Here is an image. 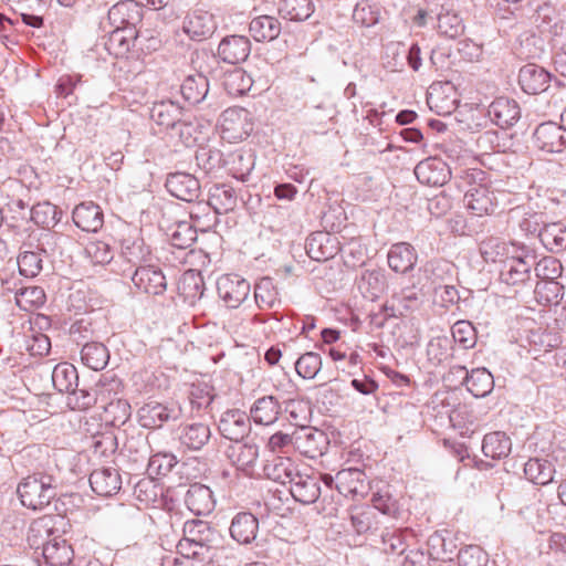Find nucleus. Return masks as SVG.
<instances>
[{
	"mask_svg": "<svg viewBox=\"0 0 566 566\" xmlns=\"http://www.w3.org/2000/svg\"><path fill=\"white\" fill-rule=\"evenodd\" d=\"M251 52V43L247 36L230 35L224 38L218 46V55L229 64L244 62Z\"/></svg>",
	"mask_w": 566,
	"mask_h": 566,
	"instance_id": "21",
	"label": "nucleus"
},
{
	"mask_svg": "<svg viewBox=\"0 0 566 566\" xmlns=\"http://www.w3.org/2000/svg\"><path fill=\"white\" fill-rule=\"evenodd\" d=\"M166 235L170 244L177 249H188L197 240V231L188 221H178L169 226Z\"/></svg>",
	"mask_w": 566,
	"mask_h": 566,
	"instance_id": "44",
	"label": "nucleus"
},
{
	"mask_svg": "<svg viewBox=\"0 0 566 566\" xmlns=\"http://www.w3.org/2000/svg\"><path fill=\"white\" fill-rule=\"evenodd\" d=\"M250 289V283L238 274H226L217 281L218 295L229 308H238L248 298Z\"/></svg>",
	"mask_w": 566,
	"mask_h": 566,
	"instance_id": "8",
	"label": "nucleus"
},
{
	"mask_svg": "<svg viewBox=\"0 0 566 566\" xmlns=\"http://www.w3.org/2000/svg\"><path fill=\"white\" fill-rule=\"evenodd\" d=\"M73 221L83 231L97 232L104 224L101 207L92 201L77 205L72 214Z\"/></svg>",
	"mask_w": 566,
	"mask_h": 566,
	"instance_id": "25",
	"label": "nucleus"
},
{
	"mask_svg": "<svg viewBox=\"0 0 566 566\" xmlns=\"http://www.w3.org/2000/svg\"><path fill=\"white\" fill-rule=\"evenodd\" d=\"M250 413L255 423L270 426L277 420L281 405L274 396H264L255 400Z\"/></svg>",
	"mask_w": 566,
	"mask_h": 566,
	"instance_id": "37",
	"label": "nucleus"
},
{
	"mask_svg": "<svg viewBox=\"0 0 566 566\" xmlns=\"http://www.w3.org/2000/svg\"><path fill=\"white\" fill-rule=\"evenodd\" d=\"M108 20L115 29L134 28L140 20L137 3L133 0L117 2L108 10Z\"/></svg>",
	"mask_w": 566,
	"mask_h": 566,
	"instance_id": "34",
	"label": "nucleus"
},
{
	"mask_svg": "<svg viewBox=\"0 0 566 566\" xmlns=\"http://www.w3.org/2000/svg\"><path fill=\"white\" fill-rule=\"evenodd\" d=\"M322 475L301 471L296 473L290 483V492L293 499L302 504H312L321 495Z\"/></svg>",
	"mask_w": 566,
	"mask_h": 566,
	"instance_id": "11",
	"label": "nucleus"
},
{
	"mask_svg": "<svg viewBox=\"0 0 566 566\" xmlns=\"http://www.w3.org/2000/svg\"><path fill=\"white\" fill-rule=\"evenodd\" d=\"M457 369L465 375L464 385L474 397H485L492 391L494 380L488 369L475 368L471 373H468L465 367L462 366L457 367Z\"/></svg>",
	"mask_w": 566,
	"mask_h": 566,
	"instance_id": "35",
	"label": "nucleus"
},
{
	"mask_svg": "<svg viewBox=\"0 0 566 566\" xmlns=\"http://www.w3.org/2000/svg\"><path fill=\"white\" fill-rule=\"evenodd\" d=\"M30 218L35 224L42 228H51L59 222L60 212L56 206L44 201L39 202L31 208Z\"/></svg>",
	"mask_w": 566,
	"mask_h": 566,
	"instance_id": "52",
	"label": "nucleus"
},
{
	"mask_svg": "<svg viewBox=\"0 0 566 566\" xmlns=\"http://www.w3.org/2000/svg\"><path fill=\"white\" fill-rule=\"evenodd\" d=\"M534 271L537 277L546 281L543 284H537L535 287V295L539 297L542 295V290H547L551 293L557 296L558 284L554 282L562 275L563 266L559 260L554 256H545L541 259L538 262L534 261Z\"/></svg>",
	"mask_w": 566,
	"mask_h": 566,
	"instance_id": "16",
	"label": "nucleus"
},
{
	"mask_svg": "<svg viewBox=\"0 0 566 566\" xmlns=\"http://www.w3.org/2000/svg\"><path fill=\"white\" fill-rule=\"evenodd\" d=\"M207 125L195 117H182L172 130V136L178 137L186 147L200 145L207 138Z\"/></svg>",
	"mask_w": 566,
	"mask_h": 566,
	"instance_id": "28",
	"label": "nucleus"
},
{
	"mask_svg": "<svg viewBox=\"0 0 566 566\" xmlns=\"http://www.w3.org/2000/svg\"><path fill=\"white\" fill-rule=\"evenodd\" d=\"M103 408L106 421L113 426L124 424L130 417V405L125 399L112 400Z\"/></svg>",
	"mask_w": 566,
	"mask_h": 566,
	"instance_id": "59",
	"label": "nucleus"
},
{
	"mask_svg": "<svg viewBox=\"0 0 566 566\" xmlns=\"http://www.w3.org/2000/svg\"><path fill=\"white\" fill-rule=\"evenodd\" d=\"M438 29L441 34L455 39L463 33L464 25L459 14L446 11L438 15Z\"/></svg>",
	"mask_w": 566,
	"mask_h": 566,
	"instance_id": "60",
	"label": "nucleus"
},
{
	"mask_svg": "<svg viewBox=\"0 0 566 566\" xmlns=\"http://www.w3.org/2000/svg\"><path fill=\"white\" fill-rule=\"evenodd\" d=\"M428 272H431L433 275L432 285L433 290L437 292L438 289H442L441 300L447 304H454L459 301L460 296L458 290L453 285L441 284L443 281V273H448L450 271V265L446 262H430L427 266Z\"/></svg>",
	"mask_w": 566,
	"mask_h": 566,
	"instance_id": "42",
	"label": "nucleus"
},
{
	"mask_svg": "<svg viewBox=\"0 0 566 566\" xmlns=\"http://www.w3.org/2000/svg\"><path fill=\"white\" fill-rule=\"evenodd\" d=\"M69 521L62 515H44L34 520L28 532V542L35 549L42 548L44 544L57 539L65 528Z\"/></svg>",
	"mask_w": 566,
	"mask_h": 566,
	"instance_id": "4",
	"label": "nucleus"
},
{
	"mask_svg": "<svg viewBox=\"0 0 566 566\" xmlns=\"http://www.w3.org/2000/svg\"><path fill=\"white\" fill-rule=\"evenodd\" d=\"M41 549L46 566H69L71 563V547L64 541L54 539L44 544Z\"/></svg>",
	"mask_w": 566,
	"mask_h": 566,
	"instance_id": "50",
	"label": "nucleus"
},
{
	"mask_svg": "<svg viewBox=\"0 0 566 566\" xmlns=\"http://www.w3.org/2000/svg\"><path fill=\"white\" fill-rule=\"evenodd\" d=\"M132 281L137 290L149 295H161L167 289L164 273L153 265L138 266Z\"/></svg>",
	"mask_w": 566,
	"mask_h": 566,
	"instance_id": "14",
	"label": "nucleus"
},
{
	"mask_svg": "<svg viewBox=\"0 0 566 566\" xmlns=\"http://www.w3.org/2000/svg\"><path fill=\"white\" fill-rule=\"evenodd\" d=\"M182 117V107L171 99L155 102L150 108L151 120L164 129H171V132Z\"/></svg>",
	"mask_w": 566,
	"mask_h": 566,
	"instance_id": "26",
	"label": "nucleus"
},
{
	"mask_svg": "<svg viewBox=\"0 0 566 566\" xmlns=\"http://www.w3.org/2000/svg\"><path fill=\"white\" fill-rule=\"evenodd\" d=\"M122 256L125 261L136 266H144L143 263L148 261L150 250L140 238H127L122 242Z\"/></svg>",
	"mask_w": 566,
	"mask_h": 566,
	"instance_id": "47",
	"label": "nucleus"
},
{
	"mask_svg": "<svg viewBox=\"0 0 566 566\" xmlns=\"http://www.w3.org/2000/svg\"><path fill=\"white\" fill-rule=\"evenodd\" d=\"M294 365L300 377L313 379L322 368V358L317 353L307 352L300 356Z\"/></svg>",
	"mask_w": 566,
	"mask_h": 566,
	"instance_id": "58",
	"label": "nucleus"
},
{
	"mask_svg": "<svg viewBox=\"0 0 566 566\" xmlns=\"http://www.w3.org/2000/svg\"><path fill=\"white\" fill-rule=\"evenodd\" d=\"M522 226L528 231L537 232L547 250L556 253L566 250V226L563 222L546 223L543 213H533Z\"/></svg>",
	"mask_w": 566,
	"mask_h": 566,
	"instance_id": "3",
	"label": "nucleus"
},
{
	"mask_svg": "<svg viewBox=\"0 0 566 566\" xmlns=\"http://www.w3.org/2000/svg\"><path fill=\"white\" fill-rule=\"evenodd\" d=\"M305 248L308 256L318 262L327 261L340 251L338 238L324 231L312 233Z\"/></svg>",
	"mask_w": 566,
	"mask_h": 566,
	"instance_id": "13",
	"label": "nucleus"
},
{
	"mask_svg": "<svg viewBox=\"0 0 566 566\" xmlns=\"http://www.w3.org/2000/svg\"><path fill=\"white\" fill-rule=\"evenodd\" d=\"M452 338L454 343L459 344L462 348L469 349L476 344V332L474 326L469 321H458L453 324Z\"/></svg>",
	"mask_w": 566,
	"mask_h": 566,
	"instance_id": "61",
	"label": "nucleus"
},
{
	"mask_svg": "<svg viewBox=\"0 0 566 566\" xmlns=\"http://www.w3.org/2000/svg\"><path fill=\"white\" fill-rule=\"evenodd\" d=\"M161 494V488L153 478H143L134 486L136 500L145 505L155 503Z\"/></svg>",
	"mask_w": 566,
	"mask_h": 566,
	"instance_id": "57",
	"label": "nucleus"
},
{
	"mask_svg": "<svg viewBox=\"0 0 566 566\" xmlns=\"http://www.w3.org/2000/svg\"><path fill=\"white\" fill-rule=\"evenodd\" d=\"M298 470L297 464L290 457L281 455L266 460L263 467L264 475L281 484H290Z\"/></svg>",
	"mask_w": 566,
	"mask_h": 566,
	"instance_id": "27",
	"label": "nucleus"
},
{
	"mask_svg": "<svg viewBox=\"0 0 566 566\" xmlns=\"http://www.w3.org/2000/svg\"><path fill=\"white\" fill-rule=\"evenodd\" d=\"M253 127L251 114L245 108L232 107L221 114V137L229 143H237L248 138Z\"/></svg>",
	"mask_w": 566,
	"mask_h": 566,
	"instance_id": "5",
	"label": "nucleus"
},
{
	"mask_svg": "<svg viewBox=\"0 0 566 566\" xmlns=\"http://www.w3.org/2000/svg\"><path fill=\"white\" fill-rule=\"evenodd\" d=\"M551 82V74L537 64H526L518 73V84L527 94H539L547 90Z\"/></svg>",
	"mask_w": 566,
	"mask_h": 566,
	"instance_id": "20",
	"label": "nucleus"
},
{
	"mask_svg": "<svg viewBox=\"0 0 566 566\" xmlns=\"http://www.w3.org/2000/svg\"><path fill=\"white\" fill-rule=\"evenodd\" d=\"M218 428L222 437L239 442L250 432V418L242 410H227L221 415Z\"/></svg>",
	"mask_w": 566,
	"mask_h": 566,
	"instance_id": "12",
	"label": "nucleus"
},
{
	"mask_svg": "<svg viewBox=\"0 0 566 566\" xmlns=\"http://www.w3.org/2000/svg\"><path fill=\"white\" fill-rule=\"evenodd\" d=\"M211 430L207 423L192 422L181 427L179 440L191 450H200L210 439Z\"/></svg>",
	"mask_w": 566,
	"mask_h": 566,
	"instance_id": "39",
	"label": "nucleus"
},
{
	"mask_svg": "<svg viewBox=\"0 0 566 566\" xmlns=\"http://www.w3.org/2000/svg\"><path fill=\"white\" fill-rule=\"evenodd\" d=\"M534 265V256L511 258L503 262L500 271L502 282L516 285L526 282Z\"/></svg>",
	"mask_w": 566,
	"mask_h": 566,
	"instance_id": "24",
	"label": "nucleus"
},
{
	"mask_svg": "<svg viewBox=\"0 0 566 566\" xmlns=\"http://www.w3.org/2000/svg\"><path fill=\"white\" fill-rule=\"evenodd\" d=\"M254 298L260 308H271L277 302V291L270 277H262L254 287Z\"/></svg>",
	"mask_w": 566,
	"mask_h": 566,
	"instance_id": "56",
	"label": "nucleus"
},
{
	"mask_svg": "<svg viewBox=\"0 0 566 566\" xmlns=\"http://www.w3.org/2000/svg\"><path fill=\"white\" fill-rule=\"evenodd\" d=\"M536 147L546 153H560L566 148V127L555 122L539 124L534 132Z\"/></svg>",
	"mask_w": 566,
	"mask_h": 566,
	"instance_id": "9",
	"label": "nucleus"
},
{
	"mask_svg": "<svg viewBox=\"0 0 566 566\" xmlns=\"http://www.w3.org/2000/svg\"><path fill=\"white\" fill-rule=\"evenodd\" d=\"M279 13L290 21H305L314 12V4L311 0H281Z\"/></svg>",
	"mask_w": 566,
	"mask_h": 566,
	"instance_id": "48",
	"label": "nucleus"
},
{
	"mask_svg": "<svg viewBox=\"0 0 566 566\" xmlns=\"http://www.w3.org/2000/svg\"><path fill=\"white\" fill-rule=\"evenodd\" d=\"M182 533L188 541L205 547H210L209 543L216 537V531L207 521L202 520L187 521L184 524Z\"/></svg>",
	"mask_w": 566,
	"mask_h": 566,
	"instance_id": "45",
	"label": "nucleus"
},
{
	"mask_svg": "<svg viewBox=\"0 0 566 566\" xmlns=\"http://www.w3.org/2000/svg\"><path fill=\"white\" fill-rule=\"evenodd\" d=\"M555 468L546 459L532 458L524 464V474L528 481L537 485L553 482Z\"/></svg>",
	"mask_w": 566,
	"mask_h": 566,
	"instance_id": "41",
	"label": "nucleus"
},
{
	"mask_svg": "<svg viewBox=\"0 0 566 566\" xmlns=\"http://www.w3.org/2000/svg\"><path fill=\"white\" fill-rule=\"evenodd\" d=\"M181 416L182 409L175 402L161 403L150 401L138 410V421L140 426L149 429L160 428L168 421L180 419Z\"/></svg>",
	"mask_w": 566,
	"mask_h": 566,
	"instance_id": "7",
	"label": "nucleus"
},
{
	"mask_svg": "<svg viewBox=\"0 0 566 566\" xmlns=\"http://www.w3.org/2000/svg\"><path fill=\"white\" fill-rule=\"evenodd\" d=\"M322 481L328 488L335 483L336 490L344 496H364L368 491L366 474L356 468L343 469L335 476L323 474Z\"/></svg>",
	"mask_w": 566,
	"mask_h": 566,
	"instance_id": "6",
	"label": "nucleus"
},
{
	"mask_svg": "<svg viewBox=\"0 0 566 566\" xmlns=\"http://www.w3.org/2000/svg\"><path fill=\"white\" fill-rule=\"evenodd\" d=\"M90 484L97 495L112 496L122 489V478L115 468H99L91 473Z\"/></svg>",
	"mask_w": 566,
	"mask_h": 566,
	"instance_id": "22",
	"label": "nucleus"
},
{
	"mask_svg": "<svg viewBox=\"0 0 566 566\" xmlns=\"http://www.w3.org/2000/svg\"><path fill=\"white\" fill-rule=\"evenodd\" d=\"M389 268L397 273H407L411 271L418 260L415 248L407 242H399L391 245L388 255Z\"/></svg>",
	"mask_w": 566,
	"mask_h": 566,
	"instance_id": "29",
	"label": "nucleus"
},
{
	"mask_svg": "<svg viewBox=\"0 0 566 566\" xmlns=\"http://www.w3.org/2000/svg\"><path fill=\"white\" fill-rule=\"evenodd\" d=\"M217 25L213 15L208 11L196 10L189 13L182 24L184 32L192 40L202 41L210 38Z\"/></svg>",
	"mask_w": 566,
	"mask_h": 566,
	"instance_id": "18",
	"label": "nucleus"
},
{
	"mask_svg": "<svg viewBox=\"0 0 566 566\" xmlns=\"http://www.w3.org/2000/svg\"><path fill=\"white\" fill-rule=\"evenodd\" d=\"M259 446L253 441L237 442L228 450L232 463L249 476H253L259 459Z\"/></svg>",
	"mask_w": 566,
	"mask_h": 566,
	"instance_id": "19",
	"label": "nucleus"
},
{
	"mask_svg": "<svg viewBox=\"0 0 566 566\" xmlns=\"http://www.w3.org/2000/svg\"><path fill=\"white\" fill-rule=\"evenodd\" d=\"M17 493L23 506L43 510L57 494L56 479L44 472H36L22 479Z\"/></svg>",
	"mask_w": 566,
	"mask_h": 566,
	"instance_id": "1",
	"label": "nucleus"
},
{
	"mask_svg": "<svg viewBox=\"0 0 566 566\" xmlns=\"http://www.w3.org/2000/svg\"><path fill=\"white\" fill-rule=\"evenodd\" d=\"M165 186L171 196L187 202H192L200 196L198 179L187 172L170 174Z\"/></svg>",
	"mask_w": 566,
	"mask_h": 566,
	"instance_id": "15",
	"label": "nucleus"
},
{
	"mask_svg": "<svg viewBox=\"0 0 566 566\" xmlns=\"http://www.w3.org/2000/svg\"><path fill=\"white\" fill-rule=\"evenodd\" d=\"M230 171L233 177L245 181L254 167V157L250 151H237L232 154Z\"/></svg>",
	"mask_w": 566,
	"mask_h": 566,
	"instance_id": "62",
	"label": "nucleus"
},
{
	"mask_svg": "<svg viewBox=\"0 0 566 566\" xmlns=\"http://www.w3.org/2000/svg\"><path fill=\"white\" fill-rule=\"evenodd\" d=\"M137 39L135 28H119L113 30L106 42L105 49L115 57H125L130 52Z\"/></svg>",
	"mask_w": 566,
	"mask_h": 566,
	"instance_id": "31",
	"label": "nucleus"
},
{
	"mask_svg": "<svg viewBox=\"0 0 566 566\" xmlns=\"http://www.w3.org/2000/svg\"><path fill=\"white\" fill-rule=\"evenodd\" d=\"M181 94L190 104H199L205 99L209 91L208 78L201 74L196 73L188 75L180 87Z\"/></svg>",
	"mask_w": 566,
	"mask_h": 566,
	"instance_id": "43",
	"label": "nucleus"
},
{
	"mask_svg": "<svg viewBox=\"0 0 566 566\" xmlns=\"http://www.w3.org/2000/svg\"><path fill=\"white\" fill-rule=\"evenodd\" d=\"M358 289L365 298L377 300L387 287V280L382 270H366L358 280Z\"/></svg>",
	"mask_w": 566,
	"mask_h": 566,
	"instance_id": "38",
	"label": "nucleus"
},
{
	"mask_svg": "<svg viewBox=\"0 0 566 566\" xmlns=\"http://www.w3.org/2000/svg\"><path fill=\"white\" fill-rule=\"evenodd\" d=\"M97 402L95 390L73 388L67 396V406L72 410H87Z\"/></svg>",
	"mask_w": 566,
	"mask_h": 566,
	"instance_id": "64",
	"label": "nucleus"
},
{
	"mask_svg": "<svg viewBox=\"0 0 566 566\" xmlns=\"http://www.w3.org/2000/svg\"><path fill=\"white\" fill-rule=\"evenodd\" d=\"M390 306H386V311H390V316H405L412 312L419 305L418 294L412 289H405L399 295L392 296Z\"/></svg>",
	"mask_w": 566,
	"mask_h": 566,
	"instance_id": "51",
	"label": "nucleus"
},
{
	"mask_svg": "<svg viewBox=\"0 0 566 566\" xmlns=\"http://www.w3.org/2000/svg\"><path fill=\"white\" fill-rule=\"evenodd\" d=\"M484 172L479 169L461 170L459 178L463 184L470 186L464 195L467 209L476 217L490 216L497 207L495 191L486 184L476 182L482 180ZM458 178V175L455 176Z\"/></svg>",
	"mask_w": 566,
	"mask_h": 566,
	"instance_id": "2",
	"label": "nucleus"
},
{
	"mask_svg": "<svg viewBox=\"0 0 566 566\" xmlns=\"http://www.w3.org/2000/svg\"><path fill=\"white\" fill-rule=\"evenodd\" d=\"M42 258L38 251H23L18 256V266L21 275L34 277L42 270Z\"/></svg>",
	"mask_w": 566,
	"mask_h": 566,
	"instance_id": "63",
	"label": "nucleus"
},
{
	"mask_svg": "<svg viewBox=\"0 0 566 566\" xmlns=\"http://www.w3.org/2000/svg\"><path fill=\"white\" fill-rule=\"evenodd\" d=\"M81 360L92 370H102L108 364L109 353L102 343H87L81 349Z\"/></svg>",
	"mask_w": 566,
	"mask_h": 566,
	"instance_id": "46",
	"label": "nucleus"
},
{
	"mask_svg": "<svg viewBox=\"0 0 566 566\" xmlns=\"http://www.w3.org/2000/svg\"><path fill=\"white\" fill-rule=\"evenodd\" d=\"M281 31V22L273 15H258L249 24V32L256 42H271L279 38Z\"/></svg>",
	"mask_w": 566,
	"mask_h": 566,
	"instance_id": "33",
	"label": "nucleus"
},
{
	"mask_svg": "<svg viewBox=\"0 0 566 566\" xmlns=\"http://www.w3.org/2000/svg\"><path fill=\"white\" fill-rule=\"evenodd\" d=\"M325 441L324 432L313 428L301 429L294 434V446L308 458L322 454Z\"/></svg>",
	"mask_w": 566,
	"mask_h": 566,
	"instance_id": "32",
	"label": "nucleus"
},
{
	"mask_svg": "<svg viewBox=\"0 0 566 566\" xmlns=\"http://www.w3.org/2000/svg\"><path fill=\"white\" fill-rule=\"evenodd\" d=\"M512 450V441L505 432L494 431L484 436L482 442L483 454L488 458L500 460L506 458Z\"/></svg>",
	"mask_w": 566,
	"mask_h": 566,
	"instance_id": "40",
	"label": "nucleus"
},
{
	"mask_svg": "<svg viewBox=\"0 0 566 566\" xmlns=\"http://www.w3.org/2000/svg\"><path fill=\"white\" fill-rule=\"evenodd\" d=\"M78 375L76 368L69 363L57 364L52 371V384L59 392H70L77 386Z\"/></svg>",
	"mask_w": 566,
	"mask_h": 566,
	"instance_id": "49",
	"label": "nucleus"
},
{
	"mask_svg": "<svg viewBox=\"0 0 566 566\" xmlns=\"http://www.w3.org/2000/svg\"><path fill=\"white\" fill-rule=\"evenodd\" d=\"M185 504L196 515L209 514L214 509L212 491L207 485L195 483L185 495Z\"/></svg>",
	"mask_w": 566,
	"mask_h": 566,
	"instance_id": "30",
	"label": "nucleus"
},
{
	"mask_svg": "<svg viewBox=\"0 0 566 566\" xmlns=\"http://www.w3.org/2000/svg\"><path fill=\"white\" fill-rule=\"evenodd\" d=\"M488 115L494 124L507 128L520 119L521 109L514 99L499 97L490 104Z\"/></svg>",
	"mask_w": 566,
	"mask_h": 566,
	"instance_id": "23",
	"label": "nucleus"
},
{
	"mask_svg": "<svg viewBox=\"0 0 566 566\" xmlns=\"http://www.w3.org/2000/svg\"><path fill=\"white\" fill-rule=\"evenodd\" d=\"M223 86L232 96H240L250 91L252 78L242 69H234L226 74Z\"/></svg>",
	"mask_w": 566,
	"mask_h": 566,
	"instance_id": "55",
	"label": "nucleus"
},
{
	"mask_svg": "<svg viewBox=\"0 0 566 566\" xmlns=\"http://www.w3.org/2000/svg\"><path fill=\"white\" fill-rule=\"evenodd\" d=\"M237 201V193L229 185H213L209 188L207 205L218 214L232 211Z\"/></svg>",
	"mask_w": 566,
	"mask_h": 566,
	"instance_id": "36",
	"label": "nucleus"
},
{
	"mask_svg": "<svg viewBox=\"0 0 566 566\" xmlns=\"http://www.w3.org/2000/svg\"><path fill=\"white\" fill-rule=\"evenodd\" d=\"M352 18L360 27H373L379 22L380 8L368 0H360L355 4Z\"/></svg>",
	"mask_w": 566,
	"mask_h": 566,
	"instance_id": "53",
	"label": "nucleus"
},
{
	"mask_svg": "<svg viewBox=\"0 0 566 566\" xmlns=\"http://www.w3.org/2000/svg\"><path fill=\"white\" fill-rule=\"evenodd\" d=\"M419 182L432 187L443 186L451 177V169L441 158L429 157L415 167Z\"/></svg>",
	"mask_w": 566,
	"mask_h": 566,
	"instance_id": "10",
	"label": "nucleus"
},
{
	"mask_svg": "<svg viewBox=\"0 0 566 566\" xmlns=\"http://www.w3.org/2000/svg\"><path fill=\"white\" fill-rule=\"evenodd\" d=\"M444 90L452 91L453 87L449 83H446L444 85L433 84L428 91L427 102L431 109L436 108L438 114H450L455 108L454 98L447 97L443 99L441 97Z\"/></svg>",
	"mask_w": 566,
	"mask_h": 566,
	"instance_id": "54",
	"label": "nucleus"
},
{
	"mask_svg": "<svg viewBox=\"0 0 566 566\" xmlns=\"http://www.w3.org/2000/svg\"><path fill=\"white\" fill-rule=\"evenodd\" d=\"M259 532V520L251 512L237 513L229 526V533L233 541L240 545L253 543Z\"/></svg>",
	"mask_w": 566,
	"mask_h": 566,
	"instance_id": "17",
	"label": "nucleus"
}]
</instances>
